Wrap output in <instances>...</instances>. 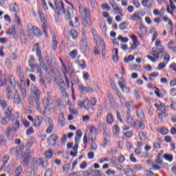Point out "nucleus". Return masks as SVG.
Segmentation results:
<instances>
[{
	"instance_id": "1",
	"label": "nucleus",
	"mask_w": 176,
	"mask_h": 176,
	"mask_svg": "<svg viewBox=\"0 0 176 176\" xmlns=\"http://www.w3.org/2000/svg\"><path fill=\"white\" fill-rule=\"evenodd\" d=\"M54 3L55 5V13L56 16L61 17L63 14L65 20H71V19H74V10L71 8H67L66 12L63 1L54 0Z\"/></svg>"
},
{
	"instance_id": "2",
	"label": "nucleus",
	"mask_w": 176,
	"mask_h": 176,
	"mask_svg": "<svg viewBox=\"0 0 176 176\" xmlns=\"http://www.w3.org/2000/svg\"><path fill=\"white\" fill-rule=\"evenodd\" d=\"M39 98H41V91L35 85H32L30 87V95L28 96L30 108H34V102H35L37 111L42 112Z\"/></svg>"
},
{
	"instance_id": "3",
	"label": "nucleus",
	"mask_w": 176,
	"mask_h": 176,
	"mask_svg": "<svg viewBox=\"0 0 176 176\" xmlns=\"http://www.w3.org/2000/svg\"><path fill=\"white\" fill-rule=\"evenodd\" d=\"M39 98H41V91L35 85H32L30 87V95L28 96L30 108H34V102H35L37 111L42 112Z\"/></svg>"
},
{
	"instance_id": "4",
	"label": "nucleus",
	"mask_w": 176,
	"mask_h": 176,
	"mask_svg": "<svg viewBox=\"0 0 176 176\" xmlns=\"http://www.w3.org/2000/svg\"><path fill=\"white\" fill-rule=\"evenodd\" d=\"M74 78V80L73 79ZM71 82L72 86H74V83H76L78 87V90H80V93H93L94 89L90 87H85V85H82V82L79 81V78L78 76H72Z\"/></svg>"
},
{
	"instance_id": "5",
	"label": "nucleus",
	"mask_w": 176,
	"mask_h": 176,
	"mask_svg": "<svg viewBox=\"0 0 176 176\" xmlns=\"http://www.w3.org/2000/svg\"><path fill=\"white\" fill-rule=\"evenodd\" d=\"M155 46L157 48H152V56L156 58H162L163 57V52L164 51V47L162 45L160 40H157L155 42Z\"/></svg>"
},
{
	"instance_id": "6",
	"label": "nucleus",
	"mask_w": 176,
	"mask_h": 176,
	"mask_svg": "<svg viewBox=\"0 0 176 176\" xmlns=\"http://www.w3.org/2000/svg\"><path fill=\"white\" fill-rule=\"evenodd\" d=\"M28 36L30 39H34V35L36 36H42V32L38 27L32 26L31 23H28L27 26Z\"/></svg>"
},
{
	"instance_id": "7",
	"label": "nucleus",
	"mask_w": 176,
	"mask_h": 176,
	"mask_svg": "<svg viewBox=\"0 0 176 176\" xmlns=\"http://www.w3.org/2000/svg\"><path fill=\"white\" fill-rule=\"evenodd\" d=\"M33 52H36V56L38 58V61L40 63L41 67H42L43 69L45 71H47V66H46V63H45V59L42 56V51L41 48H39V43H36L34 45L32 48Z\"/></svg>"
},
{
	"instance_id": "8",
	"label": "nucleus",
	"mask_w": 176,
	"mask_h": 176,
	"mask_svg": "<svg viewBox=\"0 0 176 176\" xmlns=\"http://www.w3.org/2000/svg\"><path fill=\"white\" fill-rule=\"evenodd\" d=\"M111 144V135H109V132L107 129H104L103 132V142L102 143V146L105 148V146H108V145Z\"/></svg>"
},
{
	"instance_id": "9",
	"label": "nucleus",
	"mask_w": 176,
	"mask_h": 176,
	"mask_svg": "<svg viewBox=\"0 0 176 176\" xmlns=\"http://www.w3.org/2000/svg\"><path fill=\"white\" fill-rule=\"evenodd\" d=\"M83 13L85 16L82 18V24H84L85 27H89L91 21L90 12L87 8H85Z\"/></svg>"
},
{
	"instance_id": "10",
	"label": "nucleus",
	"mask_w": 176,
	"mask_h": 176,
	"mask_svg": "<svg viewBox=\"0 0 176 176\" xmlns=\"http://www.w3.org/2000/svg\"><path fill=\"white\" fill-rule=\"evenodd\" d=\"M78 107H83L86 109H90V101H89V98L86 97L84 98L83 102L79 100L78 102Z\"/></svg>"
},
{
	"instance_id": "11",
	"label": "nucleus",
	"mask_w": 176,
	"mask_h": 176,
	"mask_svg": "<svg viewBox=\"0 0 176 176\" xmlns=\"http://www.w3.org/2000/svg\"><path fill=\"white\" fill-rule=\"evenodd\" d=\"M133 127L135 130H145V124L138 120L134 122Z\"/></svg>"
},
{
	"instance_id": "12",
	"label": "nucleus",
	"mask_w": 176,
	"mask_h": 176,
	"mask_svg": "<svg viewBox=\"0 0 176 176\" xmlns=\"http://www.w3.org/2000/svg\"><path fill=\"white\" fill-rule=\"evenodd\" d=\"M91 34L96 45H98V43L102 41V37L98 36V33H97V30H96V29H91Z\"/></svg>"
},
{
	"instance_id": "13",
	"label": "nucleus",
	"mask_w": 176,
	"mask_h": 176,
	"mask_svg": "<svg viewBox=\"0 0 176 176\" xmlns=\"http://www.w3.org/2000/svg\"><path fill=\"white\" fill-rule=\"evenodd\" d=\"M59 87L62 93L63 97L68 98V93H67L65 89V82L64 81L59 82Z\"/></svg>"
},
{
	"instance_id": "14",
	"label": "nucleus",
	"mask_w": 176,
	"mask_h": 176,
	"mask_svg": "<svg viewBox=\"0 0 176 176\" xmlns=\"http://www.w3.org/2000/svg\"><path fill=\"white\" fill-rule=\"evenodd\" d=\"M58 139V137L56 134H51L48 139H47V144L48 145H52V141L54 142V145H56L57 144V140Z\"/></svg>"
},
{
	"instance_id": "15",
	"label": "nucleus",
	"mask_w": 176,
	"mask_h": 176,
	"mask_svg": "<svg viewBox=\"0 0 176 176\" xmlns=\"http://www.w3.org/2000/svg\"><path fill=\"white\" fill-rule=\"evenodd\" d=\"M6 96L10 101H12L13 100V91H12V88L8 86L7 87L6 89Z\"/></svg>"
},
{
	"instance_id": "16",
	"label": "nucleus",
	"mask_w": 176,
	"mask_h": 176,
	"mask_svg": "<svg viewBox=\"0 0 176 176\" xmlns=\"http://www.w3.org/2000/svg\"><path fill=\"white\" fill-rule=\"evenodd\" d=\"M43 102L45 112H50L52 109L50 107V100H49L47 98L43 99Z\"/></svg>"
},
{
	"instance_id": "17",
	"label": "nucleus",
	"mask_w": 176,
	"mask_h": 176,
	"mask_svg": "<svg viewBox=\"0 0 176 176\" xmlns=\"http://www.w3.org/2000/svg\"><path fill=\"white\" fill-rule=\"evenodd\" d=\"M42 116H37L36 118L34 120V122H33V124L34 127H41V124H42Z\"/></svg>"
},
{
	"instance_id": "18",
	"label": "nucleus",
	"mask_w": 176,
	"mask_h": 176,
	"mask_svg": "<svg viewBox=\"0 0 176 176\" xmlns=\"http://www.w3.org/2000/svg\"><path fill=\"white\" fill-rule=\"evenodd\" d=\"M12 98H14L15 104H20V102H21V99L20 98V94L19 93L18 90H16L14 92V96Z\"/></svg>"
},
{
	"instance_id": "19",
	"label": "nucleus",
	"mask_w": 176,
	"mask_h": 176,
	"mask_svg": "<svg viewBox=\"0 0 176 176\" xmlns=\"http://www.w3.org/2000/svg\"><path fill=\"white\" fill-rule=\"evenodd\" d=\"M16 74L20 78L21 82H23V80H24V73H23V71H21V67L17 66Z\"/></svg>"
},
{
	"instance_id": "20",
	"label": "nucleus",
	"mask_w": 176,
	"mask_h": 176,
	"mask_svg": "<svg viewBox=\"0 0 176 176\" xmlns=\"http://www.w3.org/2000/svg\"><path fill=\"white\" fill-rule=\"evenodd\" d=\"M136 115L139 119H144V118H145L144 110H142L141 108L136 109Z\"/></svg>"
},
{
	"instance_id": "21",
	"label": "nucleus",
	"mask_w": 176,
	"mask_h": 176,
	"mask_svg": "<svg viewBox=\"0 0 176 176\" xmlns=\"http://www.w3.org/2000/svg\"><path fill=\"white\" fill-rule=\"evenodd\" d=\"M107 123L108 124H112L113 123L115 119L113 118V114L111 113H109L106 117Z\"/></svg>"
},
{
	"instance_id": "22",
	"label": "nucleus",
	"mask_w": 176,
	"mask_h": 176,
	"mask_svg": "<svg viewBox=\"0 0 176 176\" xmlns=\"http://www.w3.org/2000/svg\"><path fill=\"white\" fill-rule=\"evenodd\" d=\"M142 4L144 8H148L150 9V8H152V0H142Z\"/></svg>"
},
{
	"instance_id": "23",
	"label": "nucleus",
	"mask_w": 176,
	"mask_h": 176,
	"mask_svg": "<svg viewBox=\"0 0 176 176\" xmlns=\"http://www.w3.org/2000/svg\"><path fill=\"white\" fill-rule=\"evenodd\" d=\"M12 111H13V109L12 108V107H9L6 111V113H5L6 118H7L8 121H10V119L12 118Z\"/></svg>"
},
{
	"instance_id": "24",
	"label": "nucleus",
	"mask_w": 176,
	"mask_h": 176,
	"mask_svg": "<svg viewBox=\"0 0 176 176\" xmlns=\"http://www.w3.org/2000/svg\"><path fill=\"white\" fill-rule=\"evenodd\" d=\"M131 20H132V21H137V20H141V12H136L135 13H134L132 15Z\"/></svg>"
},
{
	"instance_id": "25",
	"label": "nucleus",
	"mask_w": 176,
	"mask_h": 176,
	"mask_svg": "<svg viewBox=\"0 0 176 176\" xmlns=\"http://www.w3.org/2000/svg\"><path fill=\"white\" fill-rule=\"evenodd\" d=\"M58 123L60 126H65V118L63 113H60L58 116Z\"/></svg>"
},
{
	"instance_id": "26",
	"label": "nucleus",
	"mask_w": 176,
	"mask_h": 176,
	"mask_svg": "<svg viewBox=\"0 0 176 176\" xmlns=\"http://www.w3.org/2000/svg\"><path fill=\"white\" fill-rule=\"evenodd\" d=\"M176 42L170 40L168 43V48H169L170 50H173V52H175V53H176Z\"/></svg>"
},
{
	"instance_id": "27",
	"label": "nucleus",
	"mask_w": 176,
	"mask_h": 176,
	"mask_svg": "<svg viewBox=\"0 0 176 176\" xmlns=\"http://www.w3.org/2000/svg\"><path fill=\"white\" fill-rule=\"evenodd\" d=\"M31 159H30L28 157H24L23 160L21 161V164L23 166V167H27L28 164H30V161Z\"/></svg>"
},
{
	"instance_id": "28",
	"label": "nucleus",
	"mask_w": 176,
	"mask_h": 176,
	"mask_svg": "<svg viewBox=\"0 0 176 176\" xmlns=\"http://www.w3.org/2000/svg\"><path fill=\"white\" fill-rule=\"evenodd\" d=\"M32 156H34V151L30 148L27 149L25 152L24 157H28L29 159H31Z\"/></svg>"
},
{
	"instance_id": "29",
	"label": "nucleus",
	"mask_w": 176,
	"mask_h": 176,
	"mask_svg": "<svg viewBox=\"0 0 176 176\" xmlns=\"http://www.w3.org/2000/svg\"><path fill=\"white\" fill-rule=\"evenodd\" d=\"M28 64L32 69H35L36 68V65H35V58L34 56L30 57V60H29Z\"/></svg>"
},
{
	"instance_id": "30",
	"label": "nucleus",
	"mask_w": 176,
	"mask_h": 176,
	"mask_svg": "<svg viewBox=\"0 0 176 176\" xmlns=\"http://www.w3.org/2000/svg\"><path fill=\"white\" fill-rule=\"evenodd\" d=\"M126 109H128V112H129V113H131V111H133L134 109L133 102H131V101H127L126 102Z\"/></svg>"
},
{
	"instance_id": "31",
	"label": "nucleus",
	"mask_w": 176,
	"mask_h": 176,
	"mask_svg": "<svg viewBox=\"0 0 176 176\" xmlns=\"http://www.w3.org/2000/svg\"><path fill=\"white\" fill-rule=\"evenodd\" d=\"M96 131V128L94 126H91L89 127V140H91V141H94V138H93V133Z\"/></svg>"
},
{
	"instance_id": "32",
	"label": "nucleus",
	"mask_w": 176,
	"mask_h": 176,
	"mask_svg": "<svg viewBox=\"0 0 176 176\" xmlns=\"http://www.w3.org/2000/svg\"><path fill=\"white\" fill-rule=\"evenodd\" d=\"M113 133L114 135H116V137H118V135L120 134V128H119L118 125L116 124L113 126Z\"/></svg>"
},
{
	"instance_id": "33",
	"label": "nucleus",
	"mask_w": 176,
	"mask_h": 176,
	"mask_svg": "<svg viewBox=\"0 0 176 176\" xmlns=\"http://www.w3.org/2000/svg\"><path fill=\"white\" fill-rule=\"evenodd\" d=\"M57 48V39L56 38V34L52 35V50H56Z\"/></svg>"
},
{
	"instance_id": "34",
	"label": "nucleus",
	"mask_w": 176,
	"mask_h": 176,
	"mask_svg": "<svg viewBox=\"0 0 176 176\" xmlns=\"http://www.w3.org/2000/svg\"><path fill=\"white\" fill-rule=\"evenodd\" d=\"M133 117L131 116V114L130 113V112L127 111L126 113V123L128 124H133Z\"/></svg>"
},
{
	"instance_id": "35",
	"label": "nucleus",
	"mask_w": 176,
	"mask_h": 176,
	"mask_svg": "<svg viewBox=\"0 0 176 176\" xmlns=\"http://www.w3.org/2000/svg\"><path fill=\"white\" fill-rule=\"evenodd\" d=\"M42 29L43 32L45 34V36H49V34L47 33V30H49V28L47 27V22L43 23Z\"/></svg>"
},
{
	"instance_id": "36",
	"label": "nucleus",
	"mask_w": 176,
	"mask_h": 176,
	"mask_svg": "<svg viewBox=\"0 0 176 176\" xmlns=\"http://www.w3.org/2000/svg\"><path fill=\"white\" fill-rule=\"evenodd\" d=\"M54 107L55 108H58L59 110H61V108L63 107V100H61V99H58L55 102Z\"/></svg>"
},
{
	"instance_id": "37",
	"label": "nucleus",
	"mask_w": 176,
	"mask_h": 176,
	"mask_svg": "<svg viewBox=\"0 0 176 176\" xmlns=\"http://www.w3.org/2000/svg\"><path fill=\"white\" fill-rule=\"evenodd\" d=\"M23 173V167L21 166H19L15 169V176H20Z\"/></svg>"
},
{
	"instance_id": "38",
	"label": "nucleus",
	"mask_w": 176,
	"mask_h": 176,
	"mask_svg": "<svg viewBox=\"0 0 176 176\" xmlns=\"http://www.w3.org/2000/svg\"><path fill=\"white\" fill-rule=\"evenodd\" d=\"M10 9L12 12L16 13L19 10V6L16 3H12L10 5Z\"/></svg>"
},
{
	"instance_id": "39",
	"label": "nucleus",
	"mask_w": 176,
	"mask_h": 176,
	"mask_svg": "<svg viewBox=\"0 0 176 176\" xmlns=\"http://www.w3.org/2000/svg\"><path fill=\"white\" fill-rule=\"evenodd\" d=\"M34 142H35V138L34 137H31L26 144L27 148H31V146L34 145Z\"/></svg>"
},
{
	"instance_id": "40",
	"label": "nucleus",
	"mask_w": 176,
	"mask_h": 176,
	"mask_svg": "<svg viewBox=\"0 0 176 176\" xmlns=\"http://www.w3.org/2000/svg\"><path fill=\"white\" fill-rule=\"evenodd\" d=\"M91 174L93 176H102V172L101 170H93L91 171Z\"/></svg>"
},
{
	"instance_id": "41",
	"label": "nucleus",
	"mask_w": 176,
	"mask_h": 176,
	"mask_svg": "<svg viewBox=\"0 0 176 176\" xmlns=\"http://www.w3.org/2000/svg\"><path fill=\"white\" fill-rule=\"evenodd\" d=\"M124 173L127 176H133V169L131 168H126L124 170Z\"/></svg>"
},
{
	"instance_id": "42",
	"label": "nucleus",
	"mask_w": 176,
	"mask_h": 176,
	"mask_svg": "<svg viewBox=\"0 0 176 176\" xmlns=\"http://www.w3.org/2000/svg\"><path fill=\"white\" fill-rule=\"evenodd\" d=\"M78 67L80 68V69H85V68H86V63L84 60L78 61Z\"/></svg>"
},
{
	"instance_id": "43",
	"label": "nucleus",
	"mask_w": 176,
	"mask_h": 176,
	"mask_svg": "<svg viewBox=\"0 0 176 176\" xmlns=\"http://www.w3.org/2000/svg\"><path fill=\"white\" fill-rule=\"evenodd\" d=\"M118 41H120V42H122V43H127V42H129V38L122 37L121 35H120L118 37Z\"/></svg>"
},
{
	"instance_id": "44",
	"label": "nucleus",
	"mask_w": 176,
	"mask_h": 176,
	"mask_svg": "<svg viewBox=\"0 0 176 176\" xmlns=\"http://www.w3.org/2000/svg\"><path fill=\"white\" fill-rule=\"evenodd\" d=\"M78 56V50H74L69 53V56L71 58H76V56Z\"/></svg>"
},
{
	"instance_id": "45",
	"label": "nucleus",
	"mask_w": 176,
	"mask_h": 176,
	"mask_svg": "<svg viewBox=\"0 0 176 176\" xmlns=\"http://www.w3.org/2000/svg\"><path fill=\"white\" fill-rule=\"evenodd\" d=\"M40 80H39V83L40 85H42L43 86H44V87H45V89H47V86L46 85V81H45V78H43V76H39Z\"/></svg>"
},
{
	"instance_id": "46",
	"label": "nucleus",
	"mask_w": 176,
	"mask_h": 176,
	"mask_svg": "<svg viewBox=\"0 0 176 176\" xmlns=\"http://www.w3.org/2000/svg\"><path fill=\"white\" fill-rule=\"evenodd\" d=\"M119 53V51L118 50V48H116V51L114 52V54H113V60L114 63H116L118 60V54Z\"/></svg>"
},
{
	"instance_id": "47",
	"label": "nucleus",
	"mask_w": 176,
	"mask_h": 176,
	"mask_svg": "<svg viewBox=\"0 0 176 176\" xmlns=\"http://www.w3.org/2000/svg\"><path fill=\"white\" fill-rule=\"evenodd\" d=\"M70 35L72 39H76V38H78V32H76L75 30H72L70 31Z\"/></svg>"
},
{
	"instance_id": "48",
	"label": "nucleus",
	"mask_w": 176,
	"mask_h": 176,
	"mask_svg": "<svg viewBox=\"0 0 176 176\" xmlns=\"http://www.w3.org/2000/svg\"><path fill=\"white\" fill-rule=\"evenodd\" d=\"M118 85L120 88L126 86V81L124 80V78H123V77H121L120 79L118 80Z\"/></svg>"
},
{
	"instance_id": "49",
	"label": "nucleus",
	"mask_w": 176,
	"mask_h": 176,
	"mask_svg": "<svg viewBox=\"0 0 176 176\" xmlns=\"http://www.w3.org/2000/svg\"><path fill=\"white\" fill-rule=\"evenodd\" d=\"M101 8L103 10H107L108 12L111 10V6H109V3L102 4Z\"/></svg>"
},
{
	"instance_id": "50",
	"label": "nucleus",
	"mask_w": 176,
	"mask_h": 176,
	"mask_svg": "<svg viewBox=\"0 0 176 176\" xmlns=\"http://www.w3.org/2000/svg\"><path fill=\"white\" fill-rule=\"evenodd\" d=\"M20 128V122L19 121H15L13 126H12V130L14 131H16V130H19V129Z\"/></svg>"
},
{
	"instance_id": "51",
	"label": "nucleus",
	"mask_w": 176,
	"mask_h": 176,
	"mask_svg": "<svg viewBox=\"0 0 176 176\" xmlns=\"http://www.w3.org/2000/svg\"><path fill=\"white\" fill-rule=\"evenodd\" d=\"M45 156L47 159H51V157L53 156V151H52V150L45 151Z\"/></svg>"
},
{
	"instance_id": "52",
	"label": "nucleus",
	"mask_w": 176,
	"mask_h": 176,
	"mask_svg": "<svg viewBox=\"0 0 176 176\" xmlns=\"http://www.w3.org/2000/svg\"><path fill=\"white\" fill-rule=\"evenodd\" d=\"M38 14H39L41 23L47 22V21H46V19L45 18V14L43 12H39Z\"/></svg>"
},
{
	"instance_id": "53",
	"label": "nucleus",
	"mask_w": 176,
	"mask_h": 176,
	"mask_svg": "<svg viewBox=\"0 0 176 176\" xmlns=\"http://www.w3.org/2000/svg\"><path fill=\"white\" fill-rule=\"evenodd\" d=\"M9 155H6L3 157V164L1 166V168H3L5 167V164H6V163H8V162H9Z\"/></svg>"
},
{
	"instance_id": "54",
	"label": "nucleus",
	"mask_w": 176,
	"mask_h": 176,
	"mask_svg": "<svg viewBox=\"0 0 176 176\" xmlns=\"http://www.w3.org/2000/svg\"><path fill=\"white\" fill-rule=\"evenodd\" d=\"M10 83L12 87H16V81L14 80V76H10Z\"/></svg>"
},
{
	"instance_id": "55",
	"label": "nucleus",
	"mask_w": 176,
	"mask_h": 176,
	"mask_svg": "<svg viewBox=\"0 0 176 176\" xmlns=\"http://www.w3.org/2000/svg\"><path fill=\"white\" fill-rule=\"evenodd\" d=\"M21 91L23 98H25L27 97V89L25 87H21Z\"/></svg>"
},
{
	"instance_id": "56",
	"label": "nucleus",
	"mask_w": 176,
	"mask_h": 176,
	"mask_svg": "<svg viewBox=\"0 0 176 176\" xmlns=\"http://www.w3.org/2000/svg\"><path fill=\"white\" fill-rule=\"evenodd\" d=\"M139 137L141 141H145V140H146V136L145 135V133H144L143 131H139Z\"/></svg>"
},
{
	"instance_id": "57",
	"label": "nucleus",
	"mask_w": 176,
	"mask_h": 176,
	"mask_svg": "<svg viewBox=\"0 0 176 176\" xmlns=\"http://www.w3.org/2000/svg\"><path fill=\"white\" fill-rule=\"evenodd\" d=\"M129 24H127V23L123 22L119 25V28L120 30H126V28H127Z\"/></svg>"
},
{
	"instance_id": "58",
	"label": "nucleus",
	"mask_w": 176,
	"mask_h": 176,
	"mask_svg": "<svg viewBox=\"0 0 176 176\" xmlns=\"http://www.w3.org/2000/svg\"><path fill=\"white\" fill-rule=\"evenodd\" d=\"M164 159L168 160V162H173V155H170L168 154H164L163 155Z\"/></svg>"
},
{
	"instance_id": "59",
	"label": "nucleus",
	"mask_w": 176,
	"mask_h": 176,
	"mask_svg": "<svg viewBox=\"0 0 176 176\" xmlns=\"http://www.w3.org/2000/svg\"><path fill=\"white\" fill-rule=\"evenodd\" d=\"M14 26H12V28H10L8 30H6V34L7 35H12V34H14Z\"/></svg>"
},
{
	"instance_id": "60",
	"label": "nucleus",
	"mask_w": 176,
	"mask_h": 176,
	"mask_svg": "<svg viewBox=\"0 0 176 176\" xmlns=\"http://www.w3.org/2000/svg\"><path fill=\"white\" fill-rule=\"evenodd\" d=\"M5 64L8 68H12V60L9 58H6L5 60Z\"/></svg>"
},
{
	"instance_id": "61",
	"label": "nucleus",
	"mask_w": 176,
	"mask_h": 176,
	"mask_svg": "<svg viewBox=\"0 0 176 176\" xmlns=\"http://www.w3.org/2000/svg\"><path fill=\"white\" fill-rule=\"evenodd\" d=\"M139 30L142 32V34H146L147 30H146V28H145L144 25H140Z\"/></svg>"
},
{
	"instance_id": "62",
	"label": "nucleus",
	"mask_w": 176,
	"mask_h": 176,
	"mask_svg": "<svg viewBox=\"0 0 176 176\" xmlns=\"http://www.w3.org/2000/svg\"><path fill=\"white\" fill-rule=\"evenodd\" d=\"M113 12L116 14H119L120 16H123L122 14V10L119 9V8L116 7L113 8Z\"/></svg>"
},
{
	"instance_id": "63",
	"label": "nucleus",
	"mask_w": 176,
	"mask_h": 176,
	"mask_svg": "<svg viewBox=\"0 0 176 176\" xmlns=\"http://www.w3.org/2000/svg\"><path fill=\"white\" fill-rule=\"evenodd\" d=\"M169 2H170V9L173 11L175 10V12H176V6H175V5H174V1L172 0H170Z\"/></svg>"
},
{
	"instance_id": "64",
	"label": "nucleus",
	"mask_w": 176,
	"mask_h": 176,
	"mask_svg": "<svg viewBox=\"0 0 176 176\" xmlns=\"http://www.w3.org/2000/svg\"><path fill=\"white\" fill-rule=\"evenodd\" d=\"M45 176H53V170H52L50 168H48L45 171Z\"/></svg>"
}]
</instances>
